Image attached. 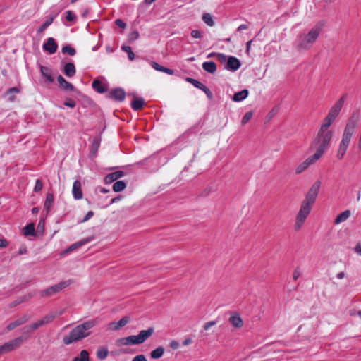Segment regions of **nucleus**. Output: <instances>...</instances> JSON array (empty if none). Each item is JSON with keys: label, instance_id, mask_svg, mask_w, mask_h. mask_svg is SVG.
<instances>
[{"label": "nucleus", "instance_id": "1", "mask_svg": "<svg viewBox=\"0 0 361 361\" xmlns=\"http://www.w3.org/2000/svg\"><path fill=\"white\" fill-rule=\"evenodd\" d=\"M321 181L316 180L307 191L304 200L301 203L300 211L296 216L295 229L298 231L310 214L311 209L316 202L321 188Z\"/></svg>", "mask_w": 361, "mask_h": 361}, {"label": "nucleus", "instance_id": "2", "mask_svg": "<svg viewBox=\"0 0 361 361\" xmlns=\"http://www.w3.org/2000/svg\"><path fill=\"white\" fill-rule=\"evenodd\" d=\"M100 322L101 319L97 317L77 325L68 335L63 336V342L66 345H70L89 336L91 334L90 329L98 325Z\"/></svg>", "mask_w": 361, "mask_h": 361}, {"label": "nucleus", "instance_id": "3", "mask_svg": "<svg viewBox=\"0 0 361 361\" xmlns=\"http://www.w3.org/2000/svg\"><path fill=\"white\" fill-rule=\"evenodd\" d=\"M359 120L360 114L358 112L353 113V115L349 118L345 127L342 135V139L336 154V157L338 159L343 158L349 146L353 135L355 133Z\"/></svg>", "mask_w": 361, "mask_h": 361}, {"label": "nucleus", "instance_id": "4", "mask_svg": "<svg viewBox=\"0 0 361 361\" xmlns=\"http://www.w3.org/2000/svg\"><path fill=\"white\" fill-rule=\"evenodd\" d=\"M38 329L39 326L36 322L24 326L21 329V336L17 337L0 346V355L7 353L20 347L24 341L28 339L30 334Z\"/></svg>", "mask_w": 361, "mask_h": 361}, {"label": "nucleus", "instance_id": "5", "mask_svg": "<svg viewBox=\"0 0 361 361\" xmlns=\"http://www.w3.org/2000/svg\"><path fill=\"white\" fill-rule=\"evenodd\" d=\"M320 32L321 27L316 25L312 27L307 35H300L298 37L297 44L295 45L296 49L301 51L310 49L318 38Z\"/></svg>", "mask_w": 361, "mask_h": 361}, {"label": "nucleus", "instance_id": "6", "mask_svg": "<svg viewBox=\"0 0 361 361\" xmlns=\"http://www.w3.org/2000/svg\"><path fill=\"white\" fill-rule=\"evenodd\" d=\"M332 137L333 132L331 130L321 132L320 130H319L317 137L312 142V145H319L317 149L324 154L328 149Z\"/></svg>", "mask_w": 361, "mask_h": 361}, {"label": "nucleus", "instance_id": "7", "mask_svg": "<svg viewBox=\"0 0 361 361\" xmlns=\"http://www.w3.org/2000/svg\"><path fill=\"white\" fill-rule=\"evenodd\" d=\"M214 55L216 56L218 60L221 63H224L227 59V63L226 66H225V68H226L227 70L235 71L240 67L241 63L240 60L235 56H230L227 58V56L222 53H212L209 56Z\"/></svg>", "mask_w": 361, "mask_h": 361}, {"label": "nucleus", "instance_id": "8", "mask_svg": "<svg viewBox=\"0 0 361 361\" xmlns=\"http://www.w3.org/2000/svg\"><path fill=\"white\" fill-rule=\"evenodd\" d=\"M73 283L71 279L61 281L56 285L51 286L40 292V295L42 297H49L52 296L54 294L58 293L61 291L63 289L66 288L68 286H70Z\"/></svg>", "mask_w": 361, "mask_h": 361}, {"label": "nucleus", "instance_id": "9", "mask_svg": "<svg viewBox=\"0 0 361 361\" xmlns=\"http://www.w3.org/2000/svg\"><path fill=\"white\" fill-rule=\"evenodd\" d=\"M347 94H343L330 109L327 114V116L330 117L331 118L335 121L342 109Z\"/></svg>", "mask_w": 361, "mask_h": 361}, {"label": "nucleus", "instance_id": "10", "mask_svg": "<svg viewBox=\"0 0 361 361\" xmlns=\"http://www.w3.org/2000/svg\"><path fill=\"white\" fill-rule=\"evenodd\" d=\"M106 97L116 102H123L126 98V92L121 87H116L110 90Z\"/></svg>", "mask_w": 361, "mask_h": 361}, {"label": "nucleus", "instance_id": "11", "mask_svg": "<svg viewBox=\"0 0 361 361\" xmlns=\"http://www.w3.org/2000/svg\"><path fill=\"white\" fill-rule=\"evenodd\" d=\"M57 81L61 88L66 91H72L75 94L80 95L81 92L77 90L71 82L67 81L62 75H59L57 77Z\"/></svg>", "mask_w": 361, "mask_h": 361}, {"label": "nucleus", "instance_id": "12", "mask_svg": "<svg viewBox=\"0 0 361 361\" xmlns=\"http://www.w3.org/2000/svg\"><path fill=\"white\" fill-rule=\"evenodd\" d=\"M42 49L50 54H53L57 51L58 44L53 37H49L47 42L43 44Z\"/></svg>", "mask_w": 361, "mask_h": 361}, {"label": "nucleus", "instance_id": "13", "mask_svg": "<svg viewBox=\"0 0 361 361\" xmlns=\"http://www.w3.org/2000/svg\"><path fill=\"white\" fill-rule=\"evenodd\" d=\"M30 319V316L27 314H23L20 318L17 319L13 322H11L6 327L8 331L13 330L15 328L21 326L28 322Z\"/></svg>", "mask_w": 361, "mask_h": 361}, {"label": "nucleus", "instance_id": "14", "mask_svg": "<svg viewBox=\"0 0 361 361\" xmlns=\"http://www.w3.org/2000/svg\"><path fill=\"white\" fill-rule=\"evenodd\" d=\"M154 332V327H149L146 330H142L137 336V341L140 344L144 343L147 339L152 336Z\"/></svg>", "mask_w": 361, "mask_h": 361}, {"label": "nucleus", "instance_id": "15", "mask_svg": "<svg viewBox=\"0 0 361 361\" xmlns=\"http://www.w3.org/2000/svg\"><path fill=\"white\" fill-rule=\"evenodd\" d=\"M130 322L128 317H122L118 322H112L109 323V328L112 331H118Z\"/></svg>", "mask_w": 361, "mask_h": 361}, {"label": "nucleus", "instance_id": "16", "mask_svg": "<svg viewBox=\"0 0 361 361\" xmlns=\"http://www.w3.org/2000/svg\"><path fill=\"white\" fill-rule=\"evenodd\" d=\"M124 175H125V173L123 171H117L107 174L104 177V180L106 184H110V183L116 181V180H118V178L124 176Z\"/></svg>", "mask_w": 361, "mask_h": 361}, {"label": "nucleus", "instance_id": "17", "mask_svg": "<svg viewBox=\"0 0 361 361\" xmlns=\"http://www.w3.org/2000/svg\"><path fill=\"white\" fill-rule=\"evenodd\" d=\"M39 70L42 75L46 79L47 82L49 83L54 82V78L52 75V70L50 68L40 65Z\"/></svg>", "mask_w": 361, "mask_h": 361}, {"label": "nucleus", "instance_id": "18", "mask_svg": "<svg viewBox=\"0 0 361 361\" xmlns=\"http://www.w3.org/2000/svg\"><path fill=\"white\" fill-rule=\"evenodd\" d=\"M73 197L75 200H80L82 198V192L81 190V183L80 180H75L73 185L72 190Z\"/></svg>", "mask_w": 361, "mask_h": 361}, {"label": "nucleus", "instance_id": "19", "mask_svg": "<svg viewBox=\"0 0 361 361\" xmlns=\"http://www.w3.org/2000/svg\"><path fill=\"white\" fill-rule=\"evenodd\" d=\"M101 139L99 137H94L90 146V157L94 158L97 156L98 149L100 146Z\"/></svg>", "mask_w": 361, "mask_h": 361}, {"label": "nucleus", "instance_id": "20", "mask_svg": "<svg viewBox=\"0 0 361 361\" xmlns=\"http://www.w3.org/2000/svg\"><path fill=\"white\" fill-rule=\"evenodd\" d=\"M56 317V312H51L47 315H45L42 319H39L36 321L35 322L38 325L39 328L44 326V324H47L48 323H50L52 322L55 317Z\"/></svg>", "mask_w": 361, "mask_h": 361}, {"label": "nucleus", "instance_id": "21", "mask_svg": "<svg viewBox=\"0 0 361 361\" xmlns=\"http://www.w3.org/2000/svg\"><path fill=\"white\" fill-rule=\"evenodd\" d=\"M228 320L232 326L236 329L241 328L243 325V322L238 313L231 316Z\"/></svg>", "mask_w": 361, "mask_h": 361}, {"label": "nucleus", "instance_id": "22", "mask_svg": "<svg viewBox=\"0 0 361 361\" xmlns=\"http://www.w3.org/2000/svg\"><path fill=\"white\" fill-rule=\"evenodd\" d=\"M75 73H76V69H75V66L73 63H71V62L67 63L64 66L63 73L67 77L71 78L75 75Z\"/></svg>", "mask_w": 361, "mask_h": 361}, {"label": "nucleus", "instance_id": "23", "mask_svg": "<svg viewBox=\"0 0 361 361\" xmlns=\"http://www.w3.org/2000/svg\"><path fill=\"white\" fill-rule=\"evenodd\" d=\"M92 87L95 91L100 94L104 93L107 90L106 86L102 85L101 81L97 79L93 80Z\"/></svg>", "mask_w": 361, "mask_h": 361}, {"label": "nucleus", "instance_id": "24", "mask_svg": "<svg viewBox=\"0 0 361 361\" xmlns=\"http://www.w3.org/2000/svg\"><path fill=\"white\" fill-rule=\"evenodd\" d=\"M249 92L247 89H244L234 94L233 100L236 102H240L247 97Z\"/></svg>", "mask_w": 361, "mask_h": 361}, {"label": "nucleus", "instance_id": "25", "mask_svg": "<svg viewBox=\"0 0 361 361\" xmlns=\"http://www.w3.org/2000/svg\"><path fill=\"white\" fill-rule=\"evenodd\" d=\"M151 65L156 71H161L171 75H173L174 73L173 70L162 66L157 62L153 61L152 62Z\"/></svg>", "mask_w": 361, "mask_h": 361}, {"label": "nucleus", "instance_id": "26", "mask_svg": "<svg viewBox=\"0 0 361 361\" xmlns=\"http://www.w3.org/2000/svg\"><path fill=\"white\" fill-rule=\"evenodd\" d=\"M20 90L18 87H11L7 90L5 92V96H8V100L9 102H14L16 100L15 94L20 93Z\"/></svg>", "mask_w": 361, "mask_h": 361}, {"label": "nucleus", "instance_id": "27", "mask_svg": "<svg viewBox=\"0 0 361 361\" xmlns=\"http://www.w3.org/2000/svg\"><path fill=\"white\" fill-rule=\"evenodd\" d=\"M121 341H122L123 344L126 345L140 344L136 335H132L123 338Z\"/></svg>", "mask_w": 361, "mask_h": 361}, {"label": "nucleus", "instance_id": "28", "mask_svg": "<svg viewBox=\"0 0 361 361\" xmlns=\"http://www.w3.org/2000/svg\"><path fill=\"white\" fill-rule=\"evenodd\" d=\"M145 105V100L140 97L136 98L135 99L133 100L131 102V108L135 111H139L142 109V107Z\"/></svg>", "mask_w": 361, "mask_h": 361}, {"label": "nucleus", "instance_id": "29", "mask_svg": "<svg viewBox=\"0 0 361 361\" xmlns=\"http://www.w3.org/2000/svg\"><path fill=\"white\" fill-rule=\"evenodd\" d=\"M54 202V197L52 193L48 192L46 195V200L44 202V209L47 212H49L51 208L53 207Z\"/></svg>", "mask_w": 361, "mask_h": 361}, {"label": "nucleus", "instance_id": "30", "mask_svg": "<svg viewBox=\"0 0 361 361\" xmlns=\"http://www.w3.org/2000/svg\"><path fill=\"white\" fill-rule=\"evenodd\" d=\"M202 68L209 73H214L216 71V64L214 61H205L202 63Z\"/></svg>", "mask_w": 361, "mask_h": 361}, {"label": "nucleus", "instance_id": "31", "mask_svg": "<svg viewBox=\"0 0 361 361\" xmlns=\"http://www.w3.org/2000/svg\"><path fill=\"white\" fill-rule=\"evenodd\" d=\"M57 14L49 17L44 23L38 28L37 33H42L54 21Z\"/></svg>", "mask_w": 361, "mask_h": 361}, {"label": "nucleus", "instance_id": "32", "mask_svg": "<svg viewBox=\"0 0 361 361\" xmlns=\"http://www.w3.org/2000/svg\"><path fill=\"white\" fill-rule=\"evenodd\" d=\"M91 241V238H87L85 239H82L80 241H78L73 245H71L66 250V252L73 251L74 250L77 249L78 247L85 245Z\"/></svg>", "mask_w": 361, "mask_h": 361}, {"label": "nucleus", "instance_id": "33", "mask_svg": "<svg viewBox=\"0 0 361 361\" xmlns=\"http://www.w3.org/2000/svg\"><path fill=\"white\" fill-rule=\"evenodd\" d=\"M322 155L323 153L317 149L316 152L312 156H310L307 159H306L305 161L307 163L308 166H310L316 162L318 159H319Z\"/></svg>", "mask_w": 361, "mask_h": 361}, {"label": "nucleus", "instance_id": "34", "mask_svg": "<svg viewBox=\"0 0 361 361\" xmlns=\"http://www.w3.org/2000/svg\"><path fill=\"white\" fill-rule=\"evenodd\" d=\"M350 215V210H345L343 212H341L340 214L337 216V217L335 219V224H338L341 222L345 221Z\"/></svg>", "mask_w": 361, "mask_h": 361}, {"label": "nucleus", "instance_id": "35", "mask_svg": "<svg viewBox=\"0 0 361 361\" xmlns=\"http://www.w3.org/2000/svg\"><path fill=\"white\" fill-rule=\"evenodd\" d=\"M23 234L25 236L35 235V224L30 223L23 228Z\"/></svg>", "mask_w": 361, "mask_h": 361}, {"label": "nucleus", "instance_id": "36", "mask_svg": "<svg viewBox=\"0 0 361 361\" xmlns=\"http://www.w3.org/2000/svg\"><path fill=\"white\" fill-rule=\"evenodd\" d=\"M334 121V119L326 116V118L324 119L323 123L319 128L320 131H329L328 128L330 127V126L332 124Z\"/></svg>", "mask_w": 361, "mask_h": 361}, {"label": "nucleus", "instance_id": "37", "mask_svg": "<svg viewBox=\"0 0 361 361\" xmlns=\"http://www.w3.org/2000/svg\"><path fill=\"white\" fill-rule=\"evenodd\" d=\"M164 353V348L162 346H159L151 352L150 356L152 359H159L162 357Z\"/></svg>", "mask_w": 361, "mask_h": 361}, {"label": "nucleus", "instance_id": "38", "mask_svg": "<svg viewBox=\"0 0 361 361\" xmlns=\"http://www.w3.org/2000/svg\"><path fill=\"white\" fill-rule=\"evenodd\" d=\"M126 188V183L123 180H117L113 185V190L116 192H121Z\"/></svg>", "mask_w": 361, "mask_h": 361}, {"label": "nucleus", "instance_id": "39", "mask_svg": "<svg viewBox=\"0 0 361 361\" xmlns=\"http://www.w3.org/2000/svg\"><path fill=\"white\" fill-rule=\"evenodd\" d=\"M185 81L192 84L194 87H195L196 88H198L201 90H202L204 89V87H205V86H206L204 84H202L201 82H200L194 78H190V77H187L185 78Z\"/></svg>", "mask_w": 361, "mask_h": 361}, {"label": "nucleus", "instance_id": "40", "mask_svg": "<svg viewBox=\"0 0 361 361\" xmlns=\"http://www.w3.org/2000/svg\"><path fill=\"white\" fill-rule=\"evenodd\" d=\"M109 354V350L106 348L100 347L97 350V357L100 360H104Z\"/></svg>", "mask_w": 361, "mask_h": 361}, {"label": "nucleus", "instance_id": "41", "mask_svg": "<svg viewBox=\"0 0 361 361\" xmlns=\"http://www.w3.org/2000/svg\"><path fill=\"white\" fill-rule=\"evenodd\" d=\"M73 361H90L88 352L86 350H82L80 353L79 357H75Z\"/></svg>", "mask_w": 361, "mask_h": 361}, {"label": "nucleus", "instance_id": "42", "mask_svg": "<svg viewBox=\"0 0 361 361\" xmlns=\"http://www.w3.org/2000/svg\"><path fill=\"white\" fill-rule=\"evenodd\" d=\"M62 53L67 54L69 56H74L76 54L75 48L72 47L70 44H66L62 47Z\"/></svg>", "mask_w": 361, "mask_h": 361}, {"label": "nucleus", "instance_id": "43", "mask_svg": "<svg viewBox=\"0 0 361 361\" xmlns=\"http://www.w3.org/2000/svg\"><path fill=\"white\" fill-rule=\"evenodd\" d=\"M202 20L209 26H214V21L213 20L212 16L208 13H205L202 16Z\"/></svg>", "mask_w": 361, "mask_h": 361}, {"label": "nucleus", "instance_id": "44", "mask_svg": "<svg viewBox=\"0 0 361 361\" xmlns=\"http://www.w3.org/2000/svg\"><path fill=\"white\" fill-rule=\"evenodd\" d=\"M121 49L128 54L129 60L133 61L135 59V54L129 46H122Z\"/></svg>", "mask_w": 361, "mask_h": 361}, {"label": "nucleus", "instance_id": "45", "mask_svg": "<svg viewBox=\"0 0 361 361\" xmlns=\"http://www.w3.org/2000/svg\"><path fill=\"white\" fill-rule=\"evenodd\" d=\"M308 165H307V163H306L305 161L301 163L297 168H296V170H295V173L297 174H300L301 173H302L305 170H306L307 168H308Z\"/></svg>", "mask_w": 361, "mask_h": 361}, {"label": "nucleus", "instance_id": "46", "mask_svg": "<svg viewBox=\"0 0 361 361\" xmlns=\"http://www.w3.org/2000/svg\"><path fill=\"white\" fill-rule=\"evenodd\" d=\"M252 111H248L247 112L243 117L242 120H241V123L242 125H245L247 123H248L250 119L252 118Z\"/></svg>", "mask_w": 361, "mask_h": 361}, {"label": "nucleus", "instance_id": "47", "mask_svg": "<svg viewBox=\"0 0 361 361\" xmlns=\"http://www.w3.org/2000/svg\"><path fill=\"white\" fill-rule=\"evenodd\" d=\"M43 188L42 181L40 179H37L35 182V185L34 187L33 191L35 192H39L42 190Z\"/></svg>", "mask_w": 361, "mask_h": 361}, {"label": "nucleus", "instance_id": "48", "mask_svg": "<svg viewBox=\"0 0 361 361\" xmlns=\"http://www.w3.org/2000/svg\"><path fill=\"white\" fill-rule=\"evenodd\" d=\"M64 105L67 107L73 109L75 106L76 103L73 99L71 98H66L64 101Z\"/></svg>", "mask_w": 361, "mask_h": 361}, {"label": "nucleus", "instance_id": "49", "mask_svg": "<svg viewBox=\"0 0 361 361\" xmlns=\"http://www.w3.org/2000/svg\"><path fill=\"white\" fill-rule=\"evenodd\" d=\"M139 36L140 35L137 31H133L128 35V40L129 42L135 41L138 39Z\"/></svg>", "mask_w": 361, "mask_h": 361}, {"label": "nucleus", "instance_id": "50", "mask_svg": "<svg viewBox=\"0 0 361 361\" xmlns=\"http://www.w3.org/2000/svg\"><path fill=\"white\" fill-rule=\"evenodd\" d=\"M66 18L68 21L71 22V21H73L75 20L76 16L73 11H67L66 12Z\"/></svg>", "mask_w": 361, "mask_h": 361}, {"label": "nucleus", "instance_id": "51", "mask_svg": "<svg viewBox=\"0 0 361 361\" xmlns=\"http://www.w3.org/2000/svg\"><path fill=\"white\" fill-rule=\"evenodd\" d=\"M216 321H209L204 324L203 329L204 330H208L211 326L216 325Z\"/></svg>", "mask_w": 361, "mask_h": 361}, {"label": "nucleus", "instance_id": "52", "mask_svg": "<svg viewBox=\"0 0 361 361\" xmlns=\"http://www.w3.org/2000/svg\"><path fill=\"white\" fill-rule=\"evenodd\" d=\"M202 91L206 94V95H207V97H208L209 99H212L213 94L211 92V90L207 86H205V87H204Z\"/></svg>", "mask_w": 361, "mask_h": 361}, {"label": "nucleus", "instance_id": "53", "mask_svg": "<svg viewBox=\"0 0 361 361\" xmlns=\"http://www.w3.org/2000/svg\"><path fill=\"white\" fill-rule=\"evenodd\" d=\"M93 216H94V212L92 211H89L80 222L81 223L85 222V221H88L89 219H90Z\"/></svg>", "mask_w": 361, "mask_h": 361}, {"label": "nucleus", "instance_id": "54", "mask_svg": "<svg viewBox=\"0 0 361 361\" xmlns=\"http://www.w3.org/2000/svg\"><path fill=\"white\" fill-rule=\"evenodd\" d=\"M132 361H147L145 356L142 354L136 355Z\"/></svg>", "mask_w": 361, "mask_h": 361}, {"label": "nucleus", "instance_id": "55", "mask_svg": "<svg viewBox=\"0 0 361 361\" xmlns=\"http://www.w3.org/2000/svg\"><path fill=\"white\" fill-rule=\"evenodd\" d=\"M191 36L193 37V38H195V39H198V38H200L201 37V32L200 30H192L191 32Z\"/></svg>", "mask_w": 361, "mask_h": 361}, {"label": "nucleus", "instance_id": "56", "mask_svg": "<svg viewBox=\"0 0 361 361\" xmlns=\"http://www.w3.org/2000/svg\"><path fill=\"white\" fill-rule=\"evenodd\" d=\"M115 24L121 28H125L126 27V24L121 19H116L115 20Z\"/></svg>", "mask_w": 361, "mask_h": 361}, {"label": "nucleus", "instance_id": "57", "mask_svg": "<svg viewBox=\"0 0 361 361\" xmlns=\"http://www.w3.org/2000/svg\"><path fill=\"white\" fill-rule=\"evenodd\" d=\"M179 345V343L175 340L171 341L170 343V347L174 350L178 348Z\"/></svg>", "mask_w": 361, "mask_h": 361}, {"label": "nucleus", "instance_id": "58", "mask_svg": "<svg viewBox=\"0 0 361 361\" xmlns=\"http://www.w3.org/2000/svg\"><path fill=\"white\" fill-rule=\"evenodd\" d=\"M300 276V271L299 270V268L297 267L293 272V278L294 280H297Z\"/></svg>", "mask_w": 361, "mask_h": 361}, {"label": "nucleus", "instance_id": "59", "mask_svg": "<svg viewBox=\"0 0 361 361\" xmlns=\"http://www.w3.org/2000/svg\"><path fill=\"white\" fill-rule=\"evenodd\" d=\"M8 243L6 239H4V238L0 239V247L1 248L6 247L8 245Z\"/></svg>", "mask_w": 361, "mask_h": 361}, {"label": "nucleus", "instance_id": "60", "mask_svg": "<svg viewBox=\"0 0 361 361\" xmlns=\"http://www.w3.org/2000/svg\"><path fill=\"white\" fill-rule=\"evenodd\" d=\"M44 221L43 219H41L37 225V228H41L42 231L44 230Z\"/></svg>", "mask_w": 361, "mask_h": 361}, {"label": "nucleus", "instance_id": "61", "mask_svg": "<svg viewBox=\"0 0 361 361\" xmlns=\"http://www.w3.org/2000/svg\"><path fill=\"white\" fill-rule=\"evenodd\" d=\"M121 197H122L121 196L118 195V196L111 199L110 204H114L115 202H117L118 201H119L121 199Z\"/></svg>", "mask_w": 361, "mask_h": 361}, {"label": "nucleus", "instance_id": "62", "mask_svg": "<svg viewBox=\"0 0 361 361\" xmlns=\"http://www.w3.org/2000/svg\"><path fill=\"white\" fill-rule=\"evenodd\" d=\"M192 339L190 338H188L184 340V341L183 342V344L184 345H189V344L192 343Z\"/></svg>", "mask_w": 361, "mask_h": 361}, {"label": "nucleus", "instance_id": "63", "mask_svg": "<svg viewBox=\"0 0 361 361\" xmlns=\"http://www.w3.org/2000/svg\"><path fill=\"white\" fill-rule=\"evenodd\" d=\"M355 250L359 255H361V245H357L355 247Z\"/></svg>", "mask_w": 361, "mask_h": 361}, {"label": "nucleus", "instance_id": "64", "mask_svg": "<svg viewBox=\"0 0 361 361\" xmlns=\"http://www.w3.org/2000/svg\"><path fill=\"white\" fill-rule=\"evenodd\" d=\"M210 188H206L202 193V196H207L210 192Z\"/></svg>", "mask_w": 361, "mask_h": 361}]
</instances>
